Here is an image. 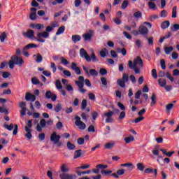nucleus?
Masks as SVG:
<instances>
[{
	"label": "nucleus",
	"instance_id": "obj_1",
	"mask_svg": "<svg viewBox=\"0 0 179 179\" xmlns=\"http://www.w3.org/2000/svg\"><path fill=\"white\" fill-rule=\"evenodd\" d=\"M138 65H139L140 68L138 67ZM128 66L129 69L134 71L136 75H139L141 73V68L143 67V60H142L141 57L138 56L134 61H129Z\"/></svg>",
	"mask_w": 179,
	"mask_h": 179
},
{
	"label": "nucleus",
	"instance_id": "obj_2",
	"mask_svg": "<svg viewBox=\"0 0 179 179\" xmlns=\"http://www.w3.org/2000/svg\"><path fill=\"white\" fill-rule=\"evenodd\" d=\"M69 173V168L66 164H63L60 166V171H59V178L61 179H76L78 176L76 174H68Z\"/></svg>",
	"mask_w": 179,
	"mask_h": 179
},
{
	"label": "nucleus",
	"instance_id": "obj_3",
	"mask_svg": "<svg viewBox=\"0 0 179 179\" xmlns=\"http://www.w3.org/2000/svg\"><path fill=\"white\" fill-rule=\"evenodd\" d=\"M80 56L81 58H85L87 62H99V58H97L94 52H92L90 56L84 48L80 50Z\"/></svg>",
	"mask_w": 179,
	"mask_h": 179
},
{
	"label": "nucleus",
	"instance_id": "obj_4",
	"mask_svg": "<svg viewBox=\"0 0 179 179\" xmlns=\"http://www.w3.org/2000/svg\"><path fill=\"white\" fill-rule=\"evenodd\" d=\"M54 30V28L51 26H48L45 29V31L43 32H38L37 34L36 41H38V43H45V40L43 38H48L50 37V33Z\"/></svg>",
	"mask_w": 179,
	"mask_h": 179
},
{
	"label": "nucleus",
	"instance_id": "obj_5",
	"mask_svg": "<svg viewBox=\"0 0 179 179\" xmlns=\"http://www.w3.org/2000/svg\"><path fill=\"white\" fill-rule=\"evenodd\" d=\"M23 64H24V60H23V58L19 57L16 55H13L11 57V59L8 62V66L10 69H13L15 68V65L22 66Z\"/></svg>",
	"mask_w": 179,
	"mask_h": 179
},
{
	"label": "nucleus",
	"instance_id": "obj_6",
	"mask_svg": "<svg viewBox=\"0 0 179 179\" xmlns=\"http://www.w3.org/2000/svg\"><path fill=\"white\" fill-rule=\"evenodd\" d=\"M61 136L57 134V132L54 131L50 136V142H53L55 145H57V148L62 146V142L59 141Z\"/></svg>",
	"mask_w": 179,
	"mask_h": 179
},
{
	"label": "nucleus",
	"instance_id": "obj_7",
	"mask_svg": "<svg viewBox=\"0 0 179 179\" xmlns=\"http://www.w3.org/2000/svg\"><path fill=\"white\" fill-rule=\"evenodd\" d=\"M74 120H76L75 125L78 127L79 129H81L82 131L86 129V124L80 120V117L76 115L75 116Z\"/></svg>",
	"mask_w": 179,
	"mask_h": 179
},
{
	"label": "nucleus",
	"instance_id": "obj_8",
	"mask_svg": "<svg viewBox=\"0 0 179 179\" xmlns=\"http://www.w3.org/2000/svg\"><path fill=\"white\" fill-rule=\"evenodd\" d=\"M75 83L78 87V92H80V93L85 94V93H86V92H87V90L83 88L85 86V83L76 80L75 82Z\"/></svg>",
	"mask_w": 179,
	"mask_h": 179
},
{
	"label": "nucleus",
	"instance_id": "obj_9",
	"mask_svg": "<svg viewBox=\"0 0 179 179\" xmlns=\"http://www.w3.org/2000/svg\"><path fill=\"white\" fill-rule=\"evenodd\" d=\"M47 122L44 119L40 120V124L36 125V131L38 132H43V128H45Z\"/></svg>",
	"mask_w": 179,
	"mask_h": 179
},
{
	"label": "nucleus",
	"instance_id": "obj_10",
	"mask_svg": "<svg viewBox=\"0 0 179 179\" xmlns=\"http://www.w3.org/2000/svg\"><path fill=\"white\" fill-rule=\"evenodd\" d=\"M20 108H21V110H20L21 117H24V115H26V112L27 111V107H26V102L21 101L20 103Z\"/></svg>",
	"mask_w": 179,
	"mask_h": 179
},
{
	"label": "nucleus",
	"instance_id": "obj_11",
	"mask_svg": "<svg viewBox=\"0 0 179 179\" xmlns=\"http://www.w3.org/2000/svg\"><path fill=\"white\" fill-rule=\"evenodd\" d=\"M138 31L141 36H144V37L147 38L148 33H149V29L148 27L141 25L138 27Z\"/></svg>",
	"mask_w": 179,
	"mask_h": 179
},
{
	"label": "nucleus",
	"instance_id": "obj_12",
	"mask_svg": "<svg viewBox=\"0 0 179 179\" xmlns=\"http://www.w3.org/2000/svg\"><path fill=\"white\" fill-rule=\"evenodd\" d=\"M23 36H25V37H27V38H30L31 40H33V38L37 40L36 38H38L34 36V31L31 29H28L27 32H24Z\"/></svg>",
	"mask_w": 179,
	"mask_h": 179
},
{
	"label": "nucleus",
	"instance_id": "obj_13",
	"mask_svg": "<svg viewBox=\"0 0 179 179\" xmlns=\"http://www.w3.org/2000/svg\"><path fill=\"white\" fill-rule=\"evenodd\" d=\"M83 37L84 38L85 41H90L93 37V30L90 29L89 33L84 34Z\"/></svg>",
	"mask_w": 179,
	"mask_h": 179
},
{
	"label": "nucleus",
	"instance_id": "obj_14",
	"mask_svg": "<svg viewBox=\"0 0 179 179\" xmlns=\"http://www.w3.org/2000/svg\"><path fill=\"white\" fill-rule=\"evenodd\" d=\"M25 100L27 101H31V103H33L36 100V95L32 94L30 92H27L25 95Z\"/></svg>",
	"mask_w": 179,
	"mask_h": 179
},
{
	"label": "nucleus",
	"instance_id": "obj_15",
	"mask_svg": "<svg viewBox=\"0 0 179 179\" xmlns=\"http://www.w3.org/2000/svg\"><path fill=\"white\" fill-rule=\"evenodd\" d=\"M24 129L27 132V134H25L24 136H25V138H27V139H29L30 141V139H31L33 138V135L31 134V129L28 128L27 126H25Z\"/></svg>",
	"mask_w": 179,
	"mask_h": 179
},
{
	"label": "nucleus",
	"instance_id": "obj_16",
	"mask_svg": "<svg viewBox=\"0 0 179 179\" xmlns=\"http://www.w3.org/2000/svg\"><path fill=\"white\" fill-rule=\"evenodd\" d=\"M71 40L73 41V43H74V44H76V43H78V41H80V40H82V37H80V35H73L71 36Z\"/></svg>",
	"mask_w": 179,
	"mask_h": 179
},
{
	"label": "nucleus",
	"instance_id": "obj_17",
	"mask_svg": "<svg viewBox=\"0 0 179 179\" xmlns=\"http://www.w3.org/2000/svg\"><path fill=\"white\" fill-rule=\"evenodd\" d=\"M33 58H36L35 61L38 64L43 62V56L40 55V53H37L36 55H33Z\"/></svg>",
	"mask_w": 179,
	"mask_h": 179
},
{
	"label": "nucleus",
	"instance_id": "obj_18",
	"mask_svg": "<svg viewBox=\"0 0 179 179\" xmlns=\"http://www.w3.org/2000/svg\"><path fill=\"white\" fill-rule=\"evenodd\" d=\"M30 27L32 29H37V30H41V29H44V24H31Z\"/></svg>",
	"mask_w": 179,
	"mask_h": 179
},
{
	"label": "nucleus",
	"instance_id": "obj_19",
	"mask_svg": "<svg viewBox=\"0 0 179 179\" xmlns=\"http://www.w3.org/2000/svg\"><path fill=\"white\" fill-rule=\"evenodd\" d=\"M164 52L166 55H170V54H171V52H173V51H174V48L173 46L165 47L164 48Z\"/></svg>",
	"mask_w": 179,
	"mask_h": 179
},
{
	"label": "nucleus",
	"instance_id": "obj_20",
	"mask_svg": "<svg viewBox=\"0 0 179 179\" xmlns=\"http://www.w3.org/2000/svg\"><path fill=\"white\" fill-rule=\"evenodd\" d=\"M158 85L161 86V87H166V85H167V80L164 78H159L158 80Z\"/></svg>",
	"mask_w": 179,
	"mask_h": 179
},
{
	"label": "nucleus",
	"instance_id": "obj_21",
	"mask_svg": "<svg viewBox=\"0 0 179 179\" xmlns=\"http://www.w3.org/2000/svg\"><path fill=\"white\" fill-rule=\"evenodd\" d=\"M160 151L162 152L163 155L168 156V157H171V156H173V155H174V153H176V152H174V151L167 152V150L166 149H163V148L160 149Z\"/></svg>",
	"mask_w": 179,
	"mask_h": 179
},
{
	"label": "nucleus",
	"instance_id": "obj_22",
	"mask_svg": "<svg viewBox=\"0 0 179 179\" xmlns=\"http://www.w3.org/2000/svg\"><path fill=\"white\" fill-rule=\"evenodd\" d=\"M108 54V50H107V48H104L102 50L99 52V55H101L102 58H106Z\"/></svg>",
	"mask_w": 179,
	"mask_h": 179
},
{
	"label": "nucleus",
	"instance_id": "obj_23",
	"mask_svg": "<svg viewBox=\"0 0 179 179\" xmlns=\"http://www.w3.org/2000/svg\"><path fill=\"white\" fill-rule=\"evenodd\" d=\"M66 146H67V149L69 150H75V149H76V145H75V144L71 143V141L67 142Z\"/></svg>",
	"mask_w": 179,
	"mask_h": 179
},
{
	"label": "nucleus",
	"instance_id": "obj_24",
	"mask_svg": "<svg viewBox=\"0 0 179 179\" xmlns=\"http://www.w3.org/2000/svg\"><path fill=\"white\" fill-rule=\"evenodd\" d=\"M169 27H170V21L169 20L164 21L161 24L162 29H169Z\"/></svg>",
	"mask_w": 179,
	"mask_h": 179
},
{
	"label": "nucleus",
	"instance_id": "obj_25",
	"mask_svg": "<svg viewBox=\"0 0 179 179\" xmlns=\"http://www.w3.org/2000/svg\"><path fill=\"white\" fill-rule=\"evenodd\" d=\"M82 156V150H78L74 152L73 159H78Z\"/></svg>",
	"mask_w": 179,
	"mask_h": 179
},
{
	"label": "nucleus",
	"instance_id": "obj_26",
	"mask_svg": "<svg viewBox=\"0 0 179 179\" xmlns=\"http://www.w3.org/2000/svg\"><path fill=\"white\" fill-rule=\"evenodd\" d=\"M135 141V137L134 136H130L129 137L124 138L125 143H131V142H134Z\"/></svg>",
	"mask_w": 179,
	"mask_h": 179
},
{
	"label": "nucleus",
	"instance_id": "obj_27",
	"mask_svg": "<svg viewBox=\"0 0 179 179\" xmlns=\"http://www.w3.org/2000/svg\"><path fill=\"white\" fill-rule=\"evenodd\" d=\"M65 31V26H61L56 32V36H59L60 34H62Z\"/></svg>",
	"mask_w": 179,
	"mask_h": 179
},
{
	"label": "nucleus",
	"instance_id": "obj_28",
	"mask_svg": "<svg viewBox=\"0 0 179 179\" xmlns=\"http://www.w3.org/2000/svg\"><path fill=\"white\" fill-rule=\"evenodd\" d=\"M31 48H37V45L34 43H29L24 47V50H30Z\"/></svg>",
	"mask_w": 179,
	"mask_h": 179
},
{
	"label": "nucleus",
	"instance_id": "obj_29",
	"mask_svg": "<svg viewBox=\"0 0 179 179\" xmlns=\"http://www.w3.org/2000/svg\"><path fill=\"white\" fill-rule=\"evenodd\" d=\"M173 108H174L173 103H169L168 105L166 106V110L167 113H170V111H171Z\"/></svg>",
	"mask_w": 179,
	"mask_h": 179
},
{
	"label": "nucleus",
	"instance_id": "obj_30",
	"mask_svg": "<svg viewBox=\"0 0 179 179\" xmlns=\"http://www.w3.org/2000/svg\"><path fill=\"white\" fill-rule=\"evenodd\" d=\"M62 110V105L61 103H57L55 107V113H59Z\"/></svg>",
	"mask_w": 179,
	"mask_h": 179
},
{
	"label": "nucleus",
	"instance_id": "obj_31",
	"mask_svg": "<svg viewBox=\"0 0 179 179\" xmlns=\"http://www.w3.org/2000/svg\"><path fill=\"white\" fill-rule=\"evenodd\" d=\"M122 80L126 83H128V81L129 80V76L128 75V73H123Z\"/></svg>",
	"mask_w": 179,
	"mask_h": 179
},
{
	"label": "nucleus",
	"instance_id": "obj_32",
	"mask_svg": "<svg viewBox=\"0 0 179 179\" xmlns=\"http://www.w3.org/2000/svg\"><path fill=\"white\" fill-rule=\"evenodd\" d=\"M86 107H87V100L83 99L81 102V110H85Z\"/></svg>",
	"mask_w": 179,
	"mask_h": 179
},
{
	"label": "nucleus",
	"instance_id": "obj_33",
	"mask_svg": "<svg viewBox=\"0 0 179 179\" xmlns=\"http://www.w3.org/2000/svg\"><path fill=\"white\" fill-rule=\"evenodd\" d=\"M171 17L173 19H176V17H177V6H174L172 8V16Z\"/></svg>",
	"mask_w": 179,
	"mask_h": 179
},
{
	"label": "nucleus",
	"instance_id": "obj_34",
	"mask_svg": "<svg viewBox=\"0 0 179 179\" xmlns=\"http://www.w3.org/2000/svg\"><path fill=\"white\" fill-rule=\"evenodd\" d=\"M151 103H150V106L151 107H153V106H155V104H156V94H152V96H151Z\"/></svg>",
	"mask_w": 179,
	"mask_h": 179
},
{
	"label": "nucleus",
	"instance_id": "obj_35",
	"mask_svg": "<svg viewBox=\"0 0 179 179\" xmlns=\"http://www.w3.org/2000/svg\"><path fill=\"white\" fill-rule=\"evenodd\" d=\"M136 167L137 170H139V171H143V170H145V166H143V164L142 163H138Z\"/></svg>",
	"mask_w": 179,
	"mask_h": 179
},
{
	"label": "nucleus",
	"instance_id": "obj_36",
	"mask_svg": "<svg viewBox=\"0 0 179 179\" xmlns=\"http://www.w3.org/2000/svg\"><path fill=\"white\" fill-rule=\"evenodd\" d=\"M134 17L135 19H141L142 17V12L141 11H137L134 13Z\"/></svg>",
	"mask_w": 179,
	"mask_h": 179
},
{
	"label": "nucleus",
	"instance_id": "obj_37",
	"mask_svg": "<svg viewBox=\"0 0 179 179\" xmlns=\"http://www.w3.org/2000/svg\"><path fill=\"white\" fill-rule=\"evenodd\" d=\"M117 82L118 86H120L122 88L125 87L126 83L124 82L122 79H118Z\"/></svg>",
	"mask_w": 179,
	"mask_h": 179
},
{
	"label": "nucleus",
	"instance_id": "obj_38",
	"mask_svg": "<svg viewBox=\"0 0 179 179\" xmlns=\"http://www.w3.org/2000/svg\"><path fill=\"white\" fill-rule=\"evenodd\" d=\"M8 37V35H6V32H3L0 36V41L1 43H3L5 41V38Z\"/></svg>",
	"mask_w": 179,
	"mask_h": 179
},
{
	"label": "nucleus",
	"instance_id": "obj_39",
	"mask_svg": "<svg viewBox=\"0 0 179 179\" xmlns=\"http://www.w3.org/2000/svg\"><path fill=\"white\" fill-rule=\"evenodd\" d=\"M128 5H129V1H128V0L123 1L122 3V9H127Z\"/></svg>",
	"mask_w": 179,
	"mask_h": 179
},
{
	"label": "nucleus",
	"instance_id": "obj_40",
	"mask_svg": "<svg viewBox=\"0 0 179 179\" xmlns=\"http://www.w3.org/2000/svg\"><path fill=\"white\" fill-rule=\"evenodd\" d=\"M125 115H127V113H125V111H122L119 115V117H118V120L119 121H122V120L124 118H125Z\"/></svg>",
	"mask_w": 179,
	"mask_h": 179
},
{
	"label": "nucleus",
	"instance_id": "obj_41",
	"mask_svg": "<svg viewBox=\"0 0 179 179\" xmlns=\"http://www.w3.org/2000/svg\"><path fill=\"white\" fill-rule=\"evenodd\" d=\"M90 165L87 164V165H83L81 166L76 167V170H80V169L82 170H86V169H90Z\"/></svg>",
	"mask_w": 179,
	"mask_h": 179
},
{
	"label": "nucleus",
	"instance_id": "obj_42",
	"mask_svg": "<svg viewBox=\"0 0 179 179\" xmlns=\"http://www.w3.org/2000/svg\"><path fill=\"white\" fill-rule=\"evenodd\" d=\"M31 82L33 85H40V80H38V78H36V77L32 78Z\"/></svg>",
	"mask_w": 179,
	"mask_h": 179
},
{
	"label": "nucleus",
	"instance_id": "obj_43",
	"mask_svg": "<svg viewBox=\"0 0 179 179\" xmlns=\"http://www.w3.org/2000/svg\"><path fill=\"white\" fill-rule=\"evenodd\" d=\"M115 145V143H107L105 145V148L106 149H112V148H113Z\"/></svg>",
	"mask_w": 179,
	"mask_h": 179
},
{
	"label": "nucleus",
	"instance_id": "obj_44",
	"mask_svg": "<svg viewBox=\"0 0 179 179\" xmlns=\"http://www.w3.org/2000/svg\"><path fill=\"white\" fill-rule=\"evenodd\" d=\"M56 87L58 89V90H61L62 89V84H61V80H56Z\"/></svg>",
	"mask_w": 179,
	"mask_h": 179
},
{
	"label": "nucleus",
	"instance_id": "obj_45",
	"mask_svg": "<svg viewBox=\"0 0 179 179\" xmlns=\"http://www.w3.org/2000/svg\"><path fill=\"white\" fill-rule=\"evenodd\" d=\"M171 30L172 31H177V30H179V24H174L172 27H171Z\"/></svg>",
	"mask_w": 179,
	"mask_h": 179
},
{
	"label": "nucleus",
	"instance_id": "obj_46",
	"mask_svg": "<svg viewBox=\"0 0 179 179\" xmlns=\"http://www.w3.org/2000/svg\"><path fill=\"white\" fill-rule=\"evenodd\" d=\"M90 75H91V76H97V75H99V72H97L96 69H90Z\"/></svg>",
	"mask_w": 179,
	"mask_h": 179
},
{
	"label": "nucleus",
	"instance_id": "obj_47",
	"mask_svg": "<svg viewBox=\"0 0 179 179\" xmlns=\"http://www.w3.org/2000/svg\"><path fill=\"white\" fill-rule=\"evenodd\" d=\"M10 76V73L8 71H3L2 73V77L3 78V79H8V78H9Z\"/></svg>",
	"mask_w": 179,
	"mask_h": 179
},
{
	"label": "nucleus",
	"instance_id": "obj_48",
	"mask_svg": "<svg viewBox=\"0 0 179 179\" xmlns=\"http://www.w3.org/2000/svg\"><path fill=\"white\" fill-rule=\"evenodd\" d=\"M151 73L154 79H157V71L156 70V69H153L151 71Z\"/></svg>",
	"mask_w": 179,
	"mask_h": 179
},
{
	"label": "nucleus",
	"instance_id": "obj_49",
	"mask_svg": "<svg viewBox=\"0 0 179 179\" xmlns=\"http://www.w3.org/2000/svg\"><path fill=\"white\" fill-rule=\"evenodd\" d=\"M166 78L169 79L171 82H174V77L171 76V73H170V72H166Z\"/></svg>",
	"mask_w": 179,
	"mask_h": 179
},
{
	"label": "nucleus",
	"instance_id": "obj_50",
	"mask_svg": "<svg viewBox=\"0 0 179 179\" xmlns=\"http://www.w3.org/2000/svg\"><path fill=\"white\" fill-rule=\"evenodd\" d=\"M4 128L8 131H13V124L11 123L10 125L4 124Z\"/></svg>",
	"mask_w": 179,
	"mask_h": 179
},
{
	"label": "nucleus",
	"instance_id": "obj_51",
	"mask_svg": "<svg viewBox=\"0 0 179 179\" xmlns=\"http://www.w3.org/2000/svg\"><path fill=\"white\" fill-rule=\"evenodd\" d=\"M143 120H145L144 117H140L136 118V120H132L131 122H135V124H138V122H141V121H143Z\"/></svg>",
	"mask_w": 179,
	"mask_h": 179
},
{
	"label": "nucleus",
	"instance_id": "obj_52",
	"mask_svg": "<svg viewBox=\"0 0 179 179\" xmlns=\"http://www.w3.org/2000/svg\"><path fill=\"white\" fill-rule=\"evenodd\" d=\"M50 68L52 69L53 73H55V72H57V66L55 65V63L51 62Z\"/></svg>",
	"mask_w": 179,
	"mask_h": 179
},
{
	"label": "nucleus",
	"instance_id": "obj_53",
	"mask_svg": "<svg viewBox=\"0 0 179 179\" xmlns=\"http://www.w3.org/2000/svg\"><path fill=\"white\" fill-rule=\"evenodd\" d=\"M99 73L101 75V76H104V75H107V69H99Z\"/></svg>",
	"mask_w": 179,
	"mask_h": 179
},
{
	"label": "nucleus",
	"instance_id": "obj_54",
	"mask_svg": "<svg viewBox=\"0 0 179 179\" xmlns=\"http://www.w3.org/2000/svg\"><path fill=\"white\" fill-rule=\"evenodd\" d=\"M29 18L31 19V20H36V19H37L36 13H31Z\"/></svg>",
	"mask_w": 179,
	"mask_h": 179
},
{
	"label": "nucleus",
	"instance_id": "obj_55",
	"mask_svg": "<svg viewBox=\"0 0 179 179\" xmlns=\"http://www.w3.org/2000/svg\"><path fill=\"white\" fill-rule=\"evenodd\" d=\"M88 97L90 100H92V101L96 100V95H94V94L92 92L88 93Z\"/></svg>",
	"mask_w": 179,
	"mask_h": 179
},
{
	"label": "nucleus",
	"instance_id": "obj_56",
	"mask_svg": "<svg viewBox=\"0 0 179 179\" xmlns=\"http://www.w3.org/2000/svg\"><path fill=\"white\" fill-rule=\"evenodd\" d=\"M87 131H88V132L94 133V132H96V129L94 128V125H90L88 127Z\"/></svg>",
	"mask_w": 179,
	"mask_h": 179
},
{
	"label": "nucleus",
	"instance_id": "obj_57",
	"mask_svg": "<svg viewBox=\"0 0 179 179\" xmlns=\"http://www.w3.org/2000/svg\"><path fill=\"white\" fill-rule=\"evenodd\" d=\"M66 90L67 92H73V87L71 85L66 84Z\"/></svg>",
	"mask_w": 179,
	"mask_h": 179
},
{
	"label": "nucleus",
	"instance_id": "obj_58",
	"mask_svg": "<svg viewBox=\"0 0 179 179\" xmlns=\"http://www.w3.org/2000/svg\"><path fill=\"white\" fill-rule=\"evenodd\" d=\"M46 99H51V97L52 96V92H51V91H47L45 92V94Z\"/></svg>",
	"mask_w": 179,
	"mask_h": 179
},
{
	"label": "nucleus",
	"instance_id": "obj_59",
	"mask_svg": "<svg viewBox=\"0 0 179 179\" xmlns=\"http://www.w3.org/2000/svg\"><path fill=\"white\" fill-rule=\"evenodd\" d=\"M148 6L150 9H155L156 4L152 1L148 2Z\"/></svg>",
	"mask_w": 179,
	"mask_h": 179
},
{
	"label": "nucleus",
	"instance_id": "obj_60",
	"mask_svg": "<svg viewBox=\"0 0 179 179\" xmlns=\"http://www.w3.org/2000/svg\"><path fill=\"white\" fill-rule=\"evenodd\" d=\"M60 59H61V62H62V64H63V65H69V62L66 59H65L64 57H61Z\"/></svg>",
	"mask_w": 179,
	"mask_h": 179
},
{
	"label": "nucleus",
	"instance_id": "obj_61",
	"mask_svg": "<svg viewBox=\"0 0 179 179\" xmlns=\"http://www.w3.org/2000/svg\"><path fill=\"white\" fill-rule=\"evenodd\" d=\"M78 145H83L85 143L84 138H78L77 140Z\"/></svg>",
	"mask_w": 179,
	"mask_h": 179
},
{
	"label": "nucleus",
	"instance_id": "obj_62",
	"mask_svg": "<svg viewBox=\"0 0 179 179\" xmlns=\"http://www.w3.org/2000/svg\"><path fill=\"white\" fill-rule=\"evenodd\" d=\"M8 64H9V63H8V62H6V61L2 62L0 65V69H5L6 66L8 65Z\"/></svg>",
	"mask_w": 179,
	"mask_h": 179
},
{
	"label": "nucleus",
	"instance_id": "obj_63",
	"mask_svg": "<svg viewBox=\"0 0 179 179\" xmlns=\"http://www.w3.org/2000/svg\"><path fill=\"white\" fill-rule=\"evenodd\" d=\"M160 65L162 69L164 70L166 69V61H164V59H161Z\"/></svg>",
	"mask_w": 179,
	"mask_h": 179
},
{
	"label": "nucleus",
	"instance_id": "obj_64",
	"mask_svg": "<svg viewBox=\"0 0 179 179\" xmlns=\"http://www.w3.org/2000/svg\"><path fill=\"white\" fill-rule=\"evenodd\" d=\"M56 128H57V129H61L64 128V124L61 122H58L56 124Z\"/></svg>",
	"mask_w": 179,
	"mask_h": 179
}]
</instances>
